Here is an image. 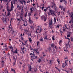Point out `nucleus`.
<instances>
[{
  "instance_id": "nucleus-59",
  "label": "nucleus",
  "mask_w": 73,
  "mask_h": 73,
  "mask_svg": "<svg viewBox=\"0 0 73 73\" xmlns=\"http://www.w3.org/2000/svg\"><path fill=\"white\" fill-rule=\"evenodd\" d=\"M8 73V71L7 70H6V71H5V73Z\"/></svg>"
},
{
  "instance_id": "nucleus-23",
  "label": "nucleus",
  "mask_w": 73,
  "mask_h": 73,
  "mask_svg": "<svg viewBox=\"0 0 73 73\" xmlns=\"http://www.w3.org/2000/svg\"><path fill=\"white\" fill-rule=\"evenodd\" d=\"M31 65H30V66L29 67V71H30V72L31 71V69H32V68H31Z\"/></svg>"
},
{
  "instance_id": "nucleus-1",
  "label": "nucleus",
  "mask_w": 73,
  "mask_h": 73,
  "mask_svg": "<svg viewBox=\"0 0 73 73\" xmlns=\"http://www.w3.org/2000/svg\"><path fill=\"white\" fill-rule=\"evenodd\" d=\"M48 9L49 11H50V12L51 13V15H52L53 16H56L55 13H54V12L53 11V10H50V8L49 6L46 8V9H44V11L45 12H46V10H48Z\"/></svg>"
},
{
  "instance_id": "nucleus-39",
  "label": "nucleus",
  "mask_w": 73,
  "mask_h": 73,
  "mask_svg": "<svg viewBox=\"0 0 73 73\" xmlns=\"http://www.w3.org/2000/svg\"><path fill=\"white\" fill-rule=\"evenodd\" d=\"M71 25V29H73V24H72L71 25Z\"/></svg>"
},
{
  "instance_id": "nucleus-29",
  "label": "nucleus",
  "mask_w": 73,
  "mask_h": 73,
  "mask_svg": "<svg viewBox=\"0 0 73 73\" xmlns=\"http://www.w3.org/2000/svg\"><path fill=\"white\" fill-rule=\"evenodd\" d=\"M48 50L50 52H51V51H52V50H51V48L49 47L48 48Z\"/></svg>"
},
{
  "instance_id": "nucleus-40",
  "label": "nucleus",
  "mask_w": 73,
  "mask_h": 73,
  "mask_svg": "<svg viewBox=\"0 0 73 73\" xmlns=\"http://www.w3.org/2000/svg\"><path fill=\"white\" fill-rule=\"evenodd\" d=\"M61 9V10H62V9H63V6H60L59 7Z\"/></svg>"
},
{
  "instance_id": "nucleus-28",
  "label": "nucleus",
  "mask_w": 73,
  "mask_h": 73,
  "mask_svg": "<svg viewBox=\"0 0 73 73\" xmlns=\"http://www.w3.org/2000/svg\"><path fill=\"white\" fill-rule=\"evenodd\" d=\"M13 60H14V61H15V62H16V59L14 56H13Z\"/></svg>"
},
{
  "instance_id": "nucleus-41",
  "label": "nucleus",
  "mask_w": 73,
  "mask_h": 73,
  "mask_svg": "<svg viewBox=\"0 0 73 73\" xmlns=\"http://www.w3.org/2000/svg\"><path fill=\"white\" fill-rule=\"evenodd\" d=\"M49 27L51 28V29H53V26H52L50 25L49 26Z\"/></svg>"
},
{
  "instance_id": "nucleus-43",
  "label": "nucleus",
  "mask_w": 73,
  "mask_h": 73,
  "mask_svg": "<svg viewBox=\"0 0 73 73\" xmlns=\"http://www.w3.org/2000/svg\"><path fill=\"white\" fill-rule=\"evenodd\" d=\"M30 28H31V29H33L34 28V27L32 26H31L30 27Z\"/></svg>"
},
{
  "instance_id": "nucleus-56",
  "label": "nucleus",
  "mask_w": 73,
  "mask_h": 73,
  "mask_svg": "<svg viewBox=\"0 0 73 73\" xmlns=\"http://www.w3.org/2000/svg\"><path fill=\"white\" fill-rule=\"evenodd\" d=\"M31 13H29L28 14V16H29H29H31Z\"/></svg>"
},
{
  "instance_id": "nucleus-35",
  "label": "nucleus",
  "mask_w": 73,
  "mask_h": 73,
  "mask_svg": "<svg viewBox=\"0 0 73 73\" xmlns=\"http://www.w3.org/2000/svg\"><path fill=\"white\" fill-rule=\"evenodd\" d=\"M62 42V40H60L59 41V45H60L61 43Z\"/></svg>"
},
{
  "instance_id": "nucleus-16",
  "label": "nucleus",
  "mask_w": 73,
  "mask_h": 73,
  "mask_svg": "<svg viewBox=\"0 0 73 73\" xmlns=\"http://www.w3.org/2000/svg\"><path fill=\"white\" fill-rule=\"evenodd\" d=\"M71 20L69 22V23H73V18H71Z\"/></svg>"
},
{
  "instance_id": "nucleus-32",
  "label": "nucleus",
  "mask_w": 73,
  "mask_h": 73,
  "mask_svg": "<svg viewBox=\"0 0 73 73\" xmlns=\"http://www.w3.org/2000/svg\"><path fill=\"white\" fill-rule=\"evenodd\" d=\"M11 13L10 12H8L7 13V16H11V14H10Z\"/></svg>"
},
{
  "instance_id": "nucleus-25",
  "label": "nucleus",
  "mask_w": 73,
  "mask_h": 73,
  "mask_svg": "<svg viewBox=\"0 0 73 73\" xmlns=\"http://www.w3.org/2000/svg\"><path fill=\"white\" fill-rule=\"evenodd\" d=\"M12 10H13V9L12 8H11V9H7V11L8 12H11Z\"/></svg>"
},
{
  "instance_id": "nucleus-52",
  "label": "nucleus",
  "mask_w": 73,
  "mask_h": 73,
  "mask_svg": "<svg viewBox=\"0 0 73 73\" xmlns=\"http://www.w3.org/2000/svg\"><path fill=\"white\" fill-rule=\"evenodd\" d=\"M60 33L61 34V35H62V33H63V32L61 31H60Z\"/></svg>"
},
{
  "instance_id": "nucleus-19",
  "label": "nucleus",
  "mask_w": 73,
  "mask_h": 73,
  "mask_svg": "<svg viewBox=\"0 0 73 73\" xmlns=\"http://www.w3.org/2000/svg\"><path fill=\"white\" fill-rule=\"evenodd\" d=\"M27 24L28 23H27V22H25V23L23 24V25H24V26H27Z\"/></svg>"
},
{
  "instance_id": "nucleus-8",
  "label": "nucleus",
  "mask_w": 73,
  "mask_h": 73,
  "mask_svg": "<svg viewBox=\"0 0 73 73\" xmlns=\"http://www.w3.org/2000/svg\"><path fill=\"white\" fill-rule=\"evenodd\" d=\"M38 28L36 29V30H38L39 31V33H40V32H41V31H42V29H41V27H40L39 26H38Z\"/></svg>"
},
{
  "instance_id": "nucleus-47",
  "label": "nucleus",
  "mask_w": 73,
  "mask_h": 73,
  "mask_svg": "<svg viewBox=\"0 0 73 73\" xmlns=\"http://www.w3.org/2000/svg\"><path fill=\"white\" fill-rule=\"evenodd\" d=\"M11 71H14V72H15V70H13V69H12V68L11 69Z\"/></svg>"
},
{
  "instance_id": "nucleus-64",
  "label": "nucleus",
  "mask_w": 73,
  "mask_h": 73,
  "mask_svg": "<svg viewBox=\"0 0 73 73\" xmlns=\"http://www.w3.org/2000/svg\"><path fill=\"white\" fill-rule=\"evenodd\" d=\"M20 17L21 18V20L23 19V17H21V16H20Z\"/></svg>"
},
{
  "instance_id": "nucleus-50",
  "label": "nucleus",
  "mask_w": 73,
  "mask_h": 73,
  "mask_svg": "<svg viewBox=\"0 0 73 73\" xmlns=\"http://www.w3.org/2000/svg\"><path fill=\"white\" fill-rule=\"evenodd\" d=\"M52 40H53V41H54V40H55V39H54V38L53 37H52Z\"/></svg>"
},
{
  "instance_id": "nucleus-36",
  "label": "nucleus",
  "mask_w": 73,
  "mask_h": 73,
  "mask_svg": "<svg viewBox=\"0 0 73 73\" xmlns=\"http://www.w3.org/2000/svg\"><path fill=\"white\" fill-rule=\"evenodd\" d=\"M54 23H56V17H54Z\"/></svg>"
},
{
  "instance_id": "nucleus-11",
  "label": "nucleus",
  "mask_w": 73,
  "mask_h": 73,
  "mask_svg": "<svg viewBox=\"0 0 73 73\" xmlns=\"http://www.w3.org/2000/svg\"><path fill=\"white\" fill-rule=\"evenodd\" d=\"M33 58V59H35V58H36L37 59H38L37 56H35V55H33V56H32Z\"/></svg>"
},
{
  "instance_id": "nucleus-15",
  "label": "nucleus",
  "mask_w": 73,
  "mask_h": 73,
  "mask_svg": "<svg viewBox=\"0 0 73 73\" xmlns=\"http://www.w3.org/2000/svg\"><path fill=\"white\" fill-rule=\"evenodd\" d=\"M70 46V45H69V43H68V44H66L65 47L68 48V46Z\"/></svg>"
},
{
  "instance_id": "nucleus-31",
  "label": "nucleus",
  "mask_w": 73,
  "mask_h": 73,
  "mask_svg": "<svg viewBox=\"0 0 73 73\" xmlns=\"http://www.w3.org/2000/svg\"><path fill=\"white\" fill-rule=\"evenodd\" d=\"M36 43L37 44V46H38L39 44H40V42H39V41H37L36 42Z\"/></svg>"
},
{
  "instance_id": "nucleus-45",
  "label": "nucleus",
  "mask_w": 73,
  "mask_h": 73,
  "mask_svg": "<svg viewBox=\"0 0 73 73\" xmlns=\"http://www.w3.org/2000/svg\"><path fill=\"white\" fill-rule=\"evenodd\" d=\"M67 37H70V35H68Z\"/></svg>"
},
{
  "instance_id": "nucleus-27",
  "label": "nucleus",
  "mask_w": 73,
  "mask_h": 73,
  "mask_svg": "<svg viewBox=\"0 0 73 73\" xmlns=\"http://www.w3.org/2000/svg\"><path fill=\"white\" fill-rule=\"evenodd\" d=\"M63 1H64V4H65V5H66V3L67 2H66V0H63Z\"/></svg>"
},
{
  "instance_id": "nucleus-49",
  "label": "nucleus",
  "mask_w": 73,
  "mask_h": 73,
  "mask_svg": "<svg viewBox=\"0 0 73 73\" xmlns=\"http://www.w3.org/2000/svg\"><path fill=\"white\" fill-rule=\"evenodd\" d=\"M37 35L36 36L37 37V39L38 40V35Z\"/></svg>"
},
{
  "instance_id": "nucleus-5",
  "label": "nucleus",
  "mask_w": 73,
  "mask_h": 73,
  "mask_svg": "<svg viewBox=\"0 0 73 73\" xmlns=\"http://www.w3.org/2000/svg\"><path fill=\"white\" fill-rule=\"evenodd\" d=\"M24 50L25 51L26 50V48L24 47H23V48L22 47H21V50L20 52L22 54H23L24 53Z\"/></svg>"
},
{
  "instance_id": "nucleus-24",
  "label": "nucleus",
  "mask_w": 73,
  "mask_h": 73,
  "mask_svg": "<svg viewBox=\"0 0 73 73\" xmlns=\"http://www.w3.org/2000/svg\"><path fill=\"white\" fill-rule=\"evenodd\" d=\"M41 61V58H40L38 60V62H40Z\"/></svg>"
},
{
  "instance_id": "nucleus-22",
  "label": "nucleus",
  "mask_w": 73,
  "mask_h": 73,
  "mask_svg": "<svg viewBox=\"0 0 73 73\" xmlns=\"http://www.w3.org/2000/svg\"><path fill=\"white\" fill-rule=\"evenodd\" d=\"M13 2L14 4H15V3H16L17 2V0H13Z\"/></svg>"
},
{
  "instance_id": "nucleus-12",
  "label": "nucleus",
  "mask_w": 73,
  "mask_h": 73,
  "mask_svg": "<svg viewBox=\"0 0 73 73\" xmlns=\"http://www.w3.org/2000/svg\"><path fill=\"white\" fill-rule=\"evenodd\" d=\"M27 41H25L24 45H26V46H28V43H27Z\"/></svg>"
},
{
  "instance_id": "nucleus-33",
  "label": "nucleus",
  "mask_w": 73,
  "mask_h": 73,
  "mask_svg": "<svg viewBox=\"0 0 73 73\" xmlns=\"http://www.w3.org/2000/svg\"><path fill=\"white\" fill-rule=\"evenodd\" d=\"M45 39H46V40H51V39H49V38H48L47 37V36H45Z\"/></svg>"
},
{
  "instance_id": "nucleus-9",
  "label": "nucleus",
  "mask_w": 73,
  "mask_h": 73,
  "mask_svg": "<svg viewBox=\"0 0 73 73\" xmlns=\"http://www.w3.org/2000/svg\"><path fill=\"white\" fill-rule=\"evenodd\" d=\"M66 29H68L67 28V27L66 26V25H65L64 27H63V32H65V31H66Z\"/></svg>"
},
{
  "instance_id": "nucleus-26",
  "label": "nucleus",
  "mask_w": 73,
  "mask_h": 73,
  "mask_svg": "<svg viewBox=\"0 0 73 73\" xmlns=\"http://www.w3.org/2000/svg\"><path fill=\"white\" fill-rule=\"evenodd\" d=\"M28 32H29V31L27 30H25V33H28Z\"/></svg>"
},
{
  "instance_id": "nucleus-20",
  "label": "nucleus",
  "mask_w": 73,
  "mask_h": 73,
  "mask_svg": "<svg viewBox=\"0 0 73 73\" xmlns=\"http://www.w3.org/2000/svg\"><path fill=\"white\" fill-rule=\"evenodd\" d=\"M67 48L65 47L64 48V51H65V52H67V51H68Z\"/></svg>"
},
{
  "instance_id": "nucleus-46",
  "label": "nucleus",
  "mask_w": 73,
  "mask_h": 73,
  "mask_svg": "<svg viewBox=\"0 0 73 73\" xmlns=\"http://www.w3.org/2000/svg\"><path fill=\"white\" fill-rule=\"evenodd\" d=\"M61 14V13L60 12H58V15H60V14Z\"/></svg>"
},
{
  "instance_id": "nucleus-4",
  "label": "nucleus",
  "mask_w": 73,
  "mask_h": 73,
  "mask_svg": "<svg viewBox=\"0 0 73 73\" xmlns=\"http://www.w3.org/2000/svg\"><path fill=\"white\" fill-rule=\"evenodd\" d=\"M66 58L67 60L66 59L64 63L62 64V66L63 68H65V66H66V65H67V62H67V61H68V58Z\"/></svg>"
},
{
  "instance_id": "nucleus-18",
  "label": "nucleus",
  "mask_w": 73,
  "mask_h": 73,
  "mask_svg": "<svg viewBox=\"0 0 73 73\" xmlns=\"http://www.w3.org/2000/svg\"><path fill=\"white\" fill-rule=\"evenodd\" d=\"M11 8H12L13 9V8H14V6H13V3H12V2H11Z\"/></svg>"
},
{
  "instance_id": "nucleus-7",
  "label": "nucleus",
  "mask_w": 73,
  "mask_h": 73,
  "mask_svg": "<svg viewBox=\"0 0 73 73\" xmlns=\"http://www.w3.org/2000/svg\"><path fill=\"white\" fill-rule=\"evenodd\" d=\"M2 20L3 21V23L5 21V24L7 23V18H4V17H2Z\"/></svg>"
},
{
  "instance_id": "nucleus-63",
  "label": "nucleus",
  "mask_w": 73,
  "mask_h": 73,
  "mask_svg": "<svg viewBox=\"0 0 73 73\" xmlns=\"http://www.w3.org/2000/svg\"><path fill=\"white\" fill-rule=\"evenodd\" d=\"M57 61L58 62V64H60V61H58V60H57Z\"/></svg>"
},
{
  "instance_id": "nucleus-17",
  "label": "nucleus",
  "mask_w": 73,
  "mask_h": 73,
  "mask_svg": "<svg viewBox=\"0 0 73 73\" xmlns=\"http://www.w3.org/2000/svg\"><path fill=\"white\" fill-rule=\"evenodd\" d=\"M17 7L18 9H21V6L19 7V5H17Z\"/></svg>"
},
{
  "instance_id": "nucleus-37",
  "label": "nucleus",
  "mask_w": 73,
  "mask_h": 73,
  "mask_svg": "<svg viewBox=\"0 0 73 73\" xmlns=\"http://www.w3.org/2000/svg\"><path fill=\"white\" fill-rule=\"evenodd\" d=\"M40 41H42L43 42L44 40H43V38H41L40 40Z\"/></svg>"
},
{
  "instance_id": "nucleus-21",
  "label": "nucleus",
  "mask_w": 73,
  "mask_h": 73,
  "mask_svg": "<svg viewBox=\"0 0 73 73\" xmlns=\"http://www.w3.org/2000/svg\"><path fill=\"white\" fill-rule=\"evenodd\" d=\"M17 53H18V52H17V48H16V50L14 52V53H15L16 54H17Z\"/></svg>"
},
{
  "instance_id": "nucleus-30",
  "label": "nucleus",
  "mask_w": 73,
  "mask_h": 73,
  "mask_svg": "<svg viewBox=\"0 0 73 73\" xmlns=\"http://www.w3.org/2000/svg\"><path fill=\"white\" fill-rule=\"evenodd\" d=\"M29 21L30 23H32V20H31V18L29 17Z\"/></svg>"
},
{
  "instance_id": "nucleus-34",
  "label": "nucleus",
  "mask_w": 73,
  "mask_h": 73,
  "mask_svg": "<svg viewBox=\"0 0 73 73\" xmlns=\"http://www.w3.org/2000/svg\"><path fill=\"white\" fill-rule=\"evenodd\" d=\"M29 42H31V41H32V40L31 38H29Z\"/></svg>"
},
{
  "instance_id": "nucleus-10",
  "label": "nucleus",
  "mask_w": 73,
  "mask_h": 73,
  "mask_svg": "<svg viewBox=\"0 0 73 73\" xmlns=\"http://www.w3.org/2000/svg\"><path fill=\"white\" fill-rule=\"evenodd\" d=\"M32 9L33 10L35 11V8L33 7H32V8H30V11H31V13H33V10H32Z\"/></svg>"
},
{
  "instance_id": "nucleus-48",
  "label": "nucleus",
  "mask_w": 73,
  "mask_h": 73,
  "mask_svg": "<svg viewBox=\"0 0 73 73\" xmlns=\"http://www.w3.org/2000/svg\"><path fill=\"white\" fill-rule=\"evenodd\" d=\"M30 55H33H33H35L34 54H33L32 53H31L29 54Z\"/></svg>"
},
{
  "instance_id": "nucleus-61",
  "label": "nucleus",
  "mask_w": 73,
  "mask_h": 73,
  "mask_svg": "<svg viewBox=\"0 0 73 73\" xmlns=\"http://www.w3.org/2000/svg\"><path fill=\"white\" fill-rule=\"evenodd\" d=\"M62 1H63V0H60V3H62Z\"/></svg>"
},
{
  "instance_id": "nucleus-38",
  "label": "nucleus",
  "mask_w": 73,
  "mask_h": 73,
  "mask_svg": "<svg viewBox=\"0 0 73 73\" xmlns=\"http://www.w3.org/2000/svg\"><path fill=\"white\" fill-rule=\"evenodd\" d=\"M51 46L52 48H54V44L52 43Z\"/></svg>"
},
{
  "instance_id": "nucleus-13",
  "label": "nucleus",
  "mask_w": 73,
  "mask_h": 73,
  "mask_svg": "<svg viewBox=\"0 0 73 73\" xmlns=\"http://www.w3.org/2000/svg\"><path fill=\"white\" fill-rule=\"evenodd\" d=\"M52 24H53V21H52V20H51L50 22H49V26L52 25Z\"/></svg>"
},
{
  "instance_id": "nucleus-14",
  "label": "nucleus",
  "mask_w": 73,
  "mask_h": 73,
  "mask_svg": "<svg viewBox=\"0 0 73 73\" xmlns=\"http://www.w3.org/2000/svg\"><path fill=\"white\" fill-rule=\"evenodd\" d=\"M12 29V26L11 25V21H10V25L9 26V29Z\"/></svg>"
},
{
  "instance_id": "nucleus-62",
  "label": "nucleus",
  "mask_w": 73,
  "mask_h": 73,
  "mask_svg": "<svg viewBox=\"0 0 73 73\" xmlns=\"http://www.w3.org/2000/svg\"><path fill=\"white\" fill-rule=\"evenodd\" d=\"M32 5H33V7H34V6L35 5V3H34Z\"/></svg>"
},
{
  "instance_id": "nucleus-58",
  "label": "nucleus",
  "mask_w": 73,
  "mask_h": 73,
  "mask_svg": "<svg viewBox=\"0 0 73 73\" xmlns=\"http://www.w3.org/2000/svg\"><path fill=\"white\" fill-rule=\"evenodd\" d=\"M60 27V25H57L56 26V27H57V28H59V27Z\"/></svg>"
},
{
  "instance_id": "nucleus-60",
  "label": "nucleus",
  "mask_w": 73,
  "mask_h": 73,
  "mask_svg": "<svg viewBox=\"0 0 73 73\" xmlns=\"http://www.w3.org/2000/svg\"><path fill=\"white\" fill-rule=\"evenodd\" d=\"M36 5H37V8H38V7H40V6H38V3H37Z\"/></svg>"
},
{
  "instance_id": "nucleus-51",
  "label": "nucleus",
  "mask_w": 73,
  "mask_h": 73,
  "mask_svg": "<svg viewBox=\"0 0 73 73\" xmlns=\"http://www.w3.org/2000/svg\"><path fill=\"white\" fill-rule=\"evenodd\" d=\"M55 48L56 50H57V47L55 45Z\"/></svg>"
},
{
  "instance_id": "nucleus-55",
  "label": "nucleus",
  "mask_w": 73,
  "mask_h": 73,
  "mask_svg": "<svg viewBox=\"0 0 73 73\" xmlns=\"http://www.w3.org/2000/svg\"><path fill=\"white\" fill-rule=\"evenodd\" d=\"M4 63H3L2 64V66L3 67H4Z\"/></svg>"
},
{
  "instance_id": "nucleus-53",
  "label": "nucleus",
  "mask_w": 73,
  "mask_h": 73,
  "mask_svg": "<svg viewBox=\"0 0 73 73\" xmlns=\"http://www.w3.org/2000/svg\"><path fill=\"white\" fill-rule=\"evenodd\" d=\"M71 41H73V38H71Z\"/></svg>"
},
{
  "instance_id": "nucleus-54",
  "label": "nucleus",
  "mask_w": 73,
  "mask_h": 73,
  "mask_svg": "<svg viewBox=\"0 0 73 73\" xmlns=\"http://www.w3.org/2000/svg\"><path fill=\"white\" fill-rule=\"evenodd\" d=\"M23 8H22L21 9V12H22V13H23Z\"/></svg>"
},
{
  "instance_id": "nucleus-57",
  "label": "nucleus",
  "mask_w": 73,
  "mask_h": 73,
  "mask_svg": "<svg viewBox=\"0 0 73 73\" xmlns=\"http://www.w3.org/2000/svg\"><path fill=\"white\" fill-rule=\"evenodd\" d=\"M44 6H43V7H42V10H43V9H44Z\"/></svg>"
},
{
  "instance_id": "nucleus-2",
  "label": "nucleus",
  "mask_w": 73,
  "mask_h": 73,
  "mask_svg": "<svg viewBox=\"0 0 73 73\" xmlns=\"http://www.w3.org/2000/svg\"><path fill=\"white\" fill-rule=\"evenodd\" d=\"M67 13L69 14V16L70 19H73V13H69V11H68Z\"/></svg>"
},
{
  "instance_id": "nucleus-42",
  "label": "nucleus",
  "mask_w": 73,
  "mask_h": 73,
  "mask_svg": "<svg viewBox=\"0 0 73 73\" xmlns=\"http://www.w3.org/2000/svg\"><path fill=\"white\" fill-rule=\"evenodd\" d=\"M22 1H20V3H21V4H23V1L22 0H21Z\"/></svg>"
},
{
  "instance_id": "nucleus-44",
  "label": "nucleus",
  "mask_w": 73,
  "mask_h": 73,
  "mask_svg": "<svg viewBox=\"0 0 73 73\" xmlns=\"http://www.w3.org/2000/svg\"><path fill=\"white\" fill-rule=\"evenodd\" d=\"M23 2L24 3V4L25 5V4L26 3V2L25 1H24V0H23Z\"/></svg>"
},
{
  "instance_id": "nucleus-6",
  "label": "nucleus",
  "mask_w": 73,
  "mask_h": 73,
  "mask_svg": "<svg viewBox=\"0 0 73 73\" xmlns=\"http://www.w3.org/2000/svg\"><path fill=\"white\" fill-rule=\"evenodd\" d=\"M47 17V15H46L45 16H42L41 17V18L42 19V20H43L44 19V21H46L47 18H46Z\"/></svg>"
},
{
  "instance_id": "nucleus-3",
  "label": "nucleus",
  "mask_w": 73,
  "mask_h": 73,
  "mask_svg": "<svg viewBox=\"0 0 73 73\" xmlns=\"http://www.w3.org/2000/svg\"><path fill=\"white\" fill-rule=\"evenodd\" d=\"M38 49H33V48H31V52H33L34 53V52H36V53H38V54H39V52H38Z\"/></svg>"
}]
</instances>
